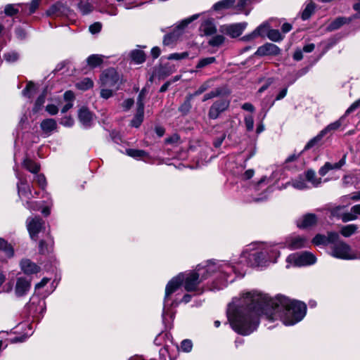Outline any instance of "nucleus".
<instances>
[{
	"mask_svg": "<svg viewBox=\"0 0 360 360\" xmlns=\"http://www.w3.org/2000/svg\"><path fill=\"white\" fill-rule=\"evenodd\" d=\"M306 313L307 306L302 302L280 295L271 298L254 290L234 298L228 306L227 317L233 330L248 335L258 327L262 314L272 321L279 319L285 326H293L301 321Z\"/></svg>",
	"mask_w": 360,
	"mask_h": 360,
	"instance_id": "nucleus-1",
	"label": "nucleus"
},
{
	"mask_svg": "<svg viewBox=\"0 0 360 360\" xmlns=\"http://www.w3.org/2000/svg\"><path fill=\"white\" fill-rule=\"evenodd\" d=\"M237 269L235 266L226 261H208L206 264L198 265L194 271L180 273L172 278L165 288L164 306L162 310V321L165 324L169 323V319L173 320L175 312L172 307H176L179 302L172 300L171 295L176 292L181 284L188 292H197L202 293L203 290L199 285L204 281L214 276V285L212 290H219L231 283L234 280V274Z\"/></svg>",
	"mask_w": 360,
	"mask_h": 360,
	"instance_id": "nucleus-2",
	"label": "nucleus"
},
{
	"mask_svg": "<svg viewBox=\"0 0 360 360\" xmlns=\"http://www.w3.org/2000/svg\"><path fill=\"white\" fill-rule=\"evenodd\" d=\"M279 252L274 247L264 244H251L242 252L240 262L250 266H262L276 262Z\"/></svg>",
	"mask_w": 360,
	"mask_h": 360,
	"instance_id": "nucleus-3",
	"label": "nucleus"
},
{
	"mask_svg": "<svg viewBox=\"0 0 360 360\" xmlns=\"http://www.w3.org/2000/svg\"><path fill=\"white\" fill-rule=\"evenodd\" d=\"M76 69L72 63L69 60H63L57 64L51 75L49 84L42 90H51L56 89L58 90H65L71 86L73 80L72 77L75 75Z\"/></svg>",
	"mask_w": 360,
	"mask_h": 360,
	"instance_id": "nucleus-4",
	"label": "nucleus"
},
{
	"mask_svg": "<svg viewBox=\"0 0 360 360\" xmlns=\"http://www.w3.org/2000/svg\"><path fill=\"white\" fill-rule=\"evenodd\" d=\"M360 106V98L353 103L350 107L346 110L344 115L340 117L338 120L329 124L323 129H322L316 136L310 139L304 148V150H309L320 143L322 139L328 134L339 129L343 124L345 117Z\"/></svg>",
	"mask_w": 360,
	"mask_h": 360,
	"instance_id": "nucleus-5",
	"label": "nucleus"
},
{
	"mask_svg": "<svg viewBox=\"0 0 360 360\" xmlns=\"http://www.w3.org/2000/svg\"><path fill=\"white\" fill-rule=\"evenodd\" d=\"M330 255L340 259H360V252L352 250V248L343 241L337 242L331 245Z\"/></svg>",
	"mask_w": 360,
	"mask_h": 360,
	"instance_id": "nucleus-6",
	"label": "nucleus"
},
{
	"mask_svg": "<svg viewBox=\"0 0 360 360\" xmlns=\"http://www.w3.org/2000/svg\"><path fill=\"white\" fill-rule=\"evenodd\" d=\"M288 265L287 268H289L290 265L302 266L311 265L316 263V256L309 252H303L301 253H292L288 256L286 258Z\"/></svg>",
	"mask_w": 360,
	"mask_h": 360,
	"instance_id": "nucleus-7",
	"label": "nucleus"
},
{
	"mask_svg": "<svg viewBox=\"0 0 360 360\" xmlns=\"http://www.w3.org/2000/svg\"><path fill=\"white\" fill-rule=\"evenodd\" d=\"M198 14L193 15L192 16L184 19L181 20L171 32L170 33L166 34L163 39V44L165 46H169L173 44L178 38L183 34L184 30L188 24H190L193 20H196L198 18Z\"/></svg>",
	"mask_w": 360,
	"mask_h": 360,
	"instance_id": "nucleus-8",
	"label": "nucleus"
},
{
	"mask_svg": "<svg viewBox=\"0 0 360 360\" xmlns=\"http://www.w3.org/2000/svg\"><path fill=\"white\" fill-rule=\"evenodd\" d=\"M251 3L252 0H221L213 5V9L217 11L233 9L235 13H241Z\"/></svg>",
	"mask_w": 360,
	"mask_h": 360,
	"instance_id": "nucleus-9",
	"label": "nucleus"
},
{
	"mask_svg": "<svg viewBox=\"0 0 360 360\" xmlns=\"http://www.w3.org/2000/svg\"><path fill=\"white\" fill-rule=\"evenodd\" d=\"M99 80L103 87L110 88L120 83V76L115 68H111L102 72Z\"/></svg>",
	"mask_w": 360,
	"mask_h": 360,
	"instance_id": "nucleus-10",
	"label": "nucleus"
},
{
	"mask_svg": "<svg viewBox=\"0 0 360 360\" xmlns=\"http://www.w3.org/2000/svg\"><path fill=\"white\" fill-rule=\"evenodd\" d=\"M46 15L51 18L66 17L71 18L75 15L73 11L60 1L51 5L46 11Z\"/></svg>",
	"mask_w": 360,
	"mask_h": 360,
	"instance_id": "nucleus-11",
	"label": "nucleus"
},
{
	"mask_svg": "<svg viewBox=\"0 0 360 360\" xmlns=\"http://www.w3.org/2000/svg\"><path fill=\"white\" fill-rule=\"evenodd\" d=\"M285 244L290 250H297L307 247L309 240L304 236L292 235L287 238Z\"/></svg>",
	"mask_w": 360,
	"mask_h": 360,
	"instance_id": "nucleus-12",
	"label": "nucleus"
},
{
	"mask_svg": "<svg viewBox=\"0 0 360 360\" xmlns=\"http://www.w3.org/2000/svg\"><path fill=\"white\" fill-rule=\"evenodd\" d=\"M146 97V91H141L137 99V110L134 117L131 122V125L139 127L143 120L144 103L143 100Z\"/></svg>",
	"mask_w": 360,
	"mask_h": 360,
	"instance_id": "nucleus-13",
	"label": "nucleus"
},
{
	"mask_svg": "<svg viewBox=\"0 0 360 360\" xmlns=\"http://www.w3.org/2000/svg\"><path fill=\"white\" fill-rule=\"evenodd\" d=\"M16 177L18 179L17 184L18 193L20 198L22 200H30L33 198V195L31 191L30 186L27 184L26 181L24 180L19 174L18 172H15Z\"/></svg>",
	"mask_w": 360,
	"mask_h": 360,
	"instance_id": "nucleus-14",
	"label": "nucleus"
},
{
	"mask_svg": "<svg viewBox=\"0 0 360 360\" xmlns=\"http://www.w3.org/2000/svg\"><path fill=\"white\" fill-rule=\"evenodd\" d=\"M230 101L228 99H220L214 102L210 107L209 117L213 120L217 119L219 115L225 111L229 106Z\"/></svg>",
	"mask_w": 360,
	"mask_h": 360,
	"instance_id": "nucleus-15",
	"label": "nucleus"
},
{
	"mask_svg": "<svg viewBox=\"0 0 360 360\" xmlns=\"http://www.w3.org/2000/svg\"><path fill=\"white\" fill-rule=\"evenodd\" d=\"M271 178H268L266 176H263L257 183L255 186V189L257 191H259L261 189H263L264 186H266L264 188V193L261 195L260 197L255 199V201L259 202L264 200L267 198L268 195L273 191V188L271 186Z\"/></svg>",
	"mask_w": 360,
	"mask_h": 360,
	"instance_id": "nucleus-16",
	"label": "nucleus"
},
{
	"mask_svg": "<svg viewBox=\"0 0 360 360\" xmlns=\"http://www.w3.org/2000/svg\"><path fill=\"white\" fill-rule=\"evenodd\" d=\"M31 285L30 280L24 277H18L14 289L15 295L17 297H22L25 295L30 290Z\"/></svg>",
	"mask_w": 360,
	"mask_h": 360,
	"instance_id": "nucleus-17",
	"label": "nucleus"
},
{
	"mask_svg": "<svg viewBox=\"0 0 360 360\" xmlns=\"http://www.w3.org/2000/svg\"><path fill=\"white\" fill-rule=\"evenodd\" d=\"M44 221L39 217H34L27 219V229L32 239L37 237V234L41 230Z\"/></svg>",
	"mask_w": 360,
	"mask_h": 360,
	"instance_id": "nucleus-18",
	"label": "nucleus"
},
{
	"mask_svg": "<svg viewBox=\"0 0 360 360\" xmlns=\"http://www.w3.org/2000/svg\"><path fill=\"white\" fill-rule=\"evenodd\" d=\"M317 217L314 214L309 213L300 217L296 221V224L300 229H308L316 225Z\"/></svg>",
	"mask_w": 360,
	"mask_h": 360,
	"instance_id": "nucleus-19",
	"label": "nucleus"
},
{
	"mask_svg": "<svg viewBox=\"0 0 360 360\" xmlns=\"http://www.w3.org/2000/svg\"><path fill=\"white\" fill-rule=\"evenodd\" d=\"M281 49L275 44L271 43H266L259 46L255 54L259 56H277L280 53Z\"/></svg>",
	"mask_w": 360,
	"mask_h": 360,
	"instance_id": "nucleus-20",
	"label": "nucleus"
},
{
	"mask_svg": "<svg viewBox=\"0 0 360 360\" xmlns=\"http://www.w3.org/2000/svg\"><path fill=\"white\" fill-rule=\"evenodd\" d=\"M346 155H343V157L335 163L326 162L323 166H322L319 170V174L323 176H325L330 170L332 169H340L343 165H345L346 162Z\"/></svg>",
	"mask_w": 360,
	"mask_h": 360,
	"instance_id": "nucleus-21",
	"label": "nucleus"
},
{
	"mask_svg": "<svg viewBox=\"0 0 360 360\" xmlns=\"http://www.w3.org/2000/svg\"><path fill=\"white\" fill-rule=\"evenodd\" d=\"M20 266L22 271L27 275L37 274L40 270L38 265L28 259H22Z\"/></svg>",
	"mask_w": 360,
	"mask_h": 360,
	"instance_id": "nucleus-22",
	"label": "nucleus"
},
{
	"mask_svg": "<svg viewBox=\"0 0 360 360\" xmlns=\"http://www.w3.org/2000/svg\"><path fill=\"white\" fill-rule=\"evenodd\" d=\"M291 184L292 186L296 189L298 190H304L310 188L311 186L308 184L305 177H303L302 176H300L295 179L292 180L291 182H288L285 185H282L279 189H284L286 188L288 185Z\"/></svg>",
	"mask_w": 360,
	"mask_h": 360,
	"instance_id": "nucleus-23",
	"label": "nucleus"
},
{
	"mask_svg": "<svg viewBox=\"0 0 360 360\" xmlns=\"http://www.w3.org/2000/svg\"><path fill=\"white\" fill-rule=\"evenodd\" d=\"M78 117L80 122L84 127L87 128L91 125L93 122V115L87 108L84 107L80 108Z\"/></svg>",
	"mask_w": 360,
	"mask_h": 360,
	"instance_id": "nucleus-24",
	"label": "nucleus"
},
{
	"mask_svg": "<svg viewBox=\"0 0 360 360\" xmlns=\"http://www.w3.org/2000/svg\"><path fill=\"white\" fill-rule=\"evenodd\" d=\"M357 18L356 15H353L352 17L345 18V17H338L333 20L327 27L328 31H334L338 30L343 25L349 23L354 18Z\"/></svg>",
	"mask_w": 360,
	"mask_h": 360,
	"instance_id": "nucleus-25",
	"label": "nucleus"
},
{
	"mask_svg": "<svg viewBox=\"0 0 360 360\" xmlns=\"http://www.w3.org/2000/svg\"><path fill=\"white\" fill-rule=\"evenodd\" d=\"M247 26V22H239L229 25L226 27L227 33L232 37L240 36Z\"/></svg>",
	"mask_w": 360,
	"mask_h": 360,
	"instance_id": "nucleus-26",
	"label": "nucleus"
},
{
	"mask_svg": "<svg viewBox=\"0 0 360 360\" xmlns=\"http://www.w3.org/2000/svg\"><path fill=\"white\" fill-rule=\"evenodd\" d=\"M40 127L43 132L49 136L56 129L57 123L53 119H46L41 122Z\"/></svg>",
	"mask_w": 360,
	"mask_h": 360,
	"instance_id": "nucleus-27",
	"label": "nucleus"
},
{
	"mask_svg": "<svg viewBox=\"0 0 360 360\" xmlns=\"http://www.w3.org/2000/svg\"><path fill=\"white\" fill-rule=\"evenodd\" d=\"M200 30L205 35H212L217 32V27L213 20L207 19L200 25Z\"/></svg>",
	"mask_w": 360,
	"mask_h": 360,
	"instance_id": "nucleus-28",
	"label": "nucleus"
},
{
	"mask_svg": "<svg viewBox=\"0 0 360 360\" xmlns=\"http://www.w3.org/2000/svg\"><path fill=\"white\" fill-rule=\"evenodd\" d=\"M305 179L311 187H317L321 184V179L318 178L314 170L309 169L305 173Z\"/></svg>",
	"mask_w": 360,
	"mask_h": 360,
	"instance_id": "nucleus-29",
	"label": "nucleus"
},
{
	"mask_svg": "<svg viewBox=\"0 0 360 360\" xmlns=\"http://www.w3.org/2000/svg\"><path fill=\"white\" fill-rule=\"evenodd\" d=\"M126 154L136 160H143L145 158H148V153L143 150H139V149H134V148H129L126 150Z\"/></svg>",
	"mask_w": 360,
	"mask_h": 360,
	"instance_id": "nucleus-30",
	"label": "nucleus"
},
{
	"mask_svg": "<svg viewBox=\"0 0 360 360\" xmlns=\"http://www.w3.org/2000/svg\"><path fill=\"white\" fill-rule=\"evenodd\" d=\"M94 81L91 78L84 77L75 83L78 90H89L94 87Z\"/></svg>",
	"mask_w": 360,
	"mask_h": 360,
	"instance_id": "nucleus-31",
	"label": "nucleus"
},
{
	"mask_svg": "<svg viewBox=\"0 0 360 360\" xmlns=\"http://www.w3.org/2000/svg\"><path fill=\"white\" fill-rule=\"evenodd\" d=\"M358 214H360V204L353 206L351 208V212L345 214L342 217V220L344 222L355 220Z\"/></svg>",
	"mask_w": 360,
	"mask_h": 360,
	"instance_id": "nucleus-32",
	"label": "nucleus"
},
{
	"mask_svg": "<svg viewBox=\"0 0 360 360\" xmlns=\"http://www.w3.org/2000/svg\"><path fill=\"white\" fill-rule=\"evenodd\" d=\"M75 98V95L73 91H65L63 95V99L65 101V105L63 107L61 112L63 113L66 112L69 109H70L72 106V101Z\"/></svg>",
	"mask_w": 360,
	"mask_h": 360,
	"instance_id": "nucleus-33",
	"label": "nucleus"
},
{
	"mask_svg": "<svg viewBox=\"0 0 360 360\" xmlns=\"http://www.w3.org/2000/svg\"><path fill=\"white\" fill-rule=\"evenodd\" d=\"M22 166L27 170L33 174L37 173L40 169L39 165L29 158H25L24 160L22 162Z\"/></svg>",
	"mask_w": 360,
	"mask_h": 360,
	"instance_id": "nucleus-34",
	"label": "nucleus"
},
{
	"mask_svg": "<svg viewBox=\"0 0 360 360\" xmlns=\"http://www.w3.org/2000/svg\"><path fill=\"white\" fill-rule=\"evenodd\" d=\"M131 60L136 64H141L146 60V54L141 50H133L130 53Z\"/></svg>",
	"mask_w": 360,
	"mask_h": 360,
	"instance_id": "nucleus-35",
	"label": "nucleus"
},
{
	"mask_svg": "<svg viewBox=\"0 0 360 360\" xmlns=\"http://www.w3.org/2000/svg\"><path fill=\"white\" fill-rule=\"evenodd\" d=\"M120 6H123L126 9H131L146 2L143 0H116Z\"/></svg>",
	"mask_w": 360,
	"mask_h": 360,
	"instance_id": "nucleus-36",
	"label": "nucleus"
},
{
	"mask_svg": "<svg viewBox=\"0 0 360 360\" xmlns=\"http://www.w3.org/2000/svg\"><path fill=\"white\" fill-rule=\"evenodd\" d=\"M103 61V56L98 54H92L86 58L87 64L91 68L98 67Z\"/></svg>",
	"mask_w": 360,
	"mask_h": 360,
	"instance_id": "nucleus-37",
	"label": "nucleus"
},
{
	"mask_svg": "<svg viewBox=\"0 0 360 360\" xmlns=\"http://www.w3.org/2000/svg\"><path fill=\"white\" fill-rule=\"evenodd\" d=\"M269 28V23L268 22H264L253 31V35H255L257 37H264L266 34H268Z\"/></svg>",
	"mask_w": 360,
	"mask_h": 360,
	"instance_id": "nucleus-38",
	"label": "nucleus"
},
{
	"mask_svg": "<svg viewBox=\"0 0 360 360\" xmlns=\"http://www.w3.org/2000/svg\"><path fill=\"white\" fill-rule=\"evenodd\" d=\"M21 8V11L24 12L22 5L21 4H8L5 6L4 13L8 16H12L18 13Z\"/></svg>",
	"mask_w": 360,
	"mask_h": 360,
	"instance_id": "nucleus-39",
	"label": "nucleus"
},
{
	"mask_svg": "<svg viewBox=\"0 0 360 360\" xmlns=\"http://www.w3.org/2000/svg\"><path fill=\"white\" fill-rule=\"evenodd\" d=\"M357 229L358 226L356 224H348L341 228L340 233L347 238L355 233Z\"/></svg>",
	"mask_w": 360,
	"mask_h": 360,
	"instance_id": "nucleus-40",
	"label": "nucleus"
},
{
	"mask_svg": "<svg viewBox=\"0 0 360 360\" xmlns=\"http://www.w3.org/2000/svg\"><path fill=\"white\" fill-rule=\"evenodd\" d=\"M0 250H2L8 258H11L14 255L13 248L8 243L0 238Z\"/></svg>",
	"mask_w": 360,
	"mask_h": 360,
	"instance_id": "nucleus-41",
	"label": "nucleus"
},
{
	"mask_svg": "<svg viewBox=\"0 0 360 360\" xmlns=\"http://www.w3.org/2000/svg\"><path fill=\"white\" fill-rule=\"evenodd\" d=\"M77 8L83 15H87L90 13L93 10V6L88 1H83L79 0L77 3Z\"/></svg>",
	"mask_w": 360,
	"mask_h": 360,
	"instance_id": "nucleus-42",
	"label": "nucleus"
},
{
	"mask_svg": "<svg viewBox=\"0 0 360 360\" xmlns=\"http://www.w3.org/2000/svg\"><path fill=\"white\" fill-rule=\"evenodd\" d=\"M4 59L8 63H13L18 60L20 54L15 51H9L4 53Z\"/></svg>",
	"mask_w": 360,
	"mask_h": 360,
	"instance_id": "nucleus-43",
	"label": "nucleus"
},
{
	"mask_svg": "<svg viewBox=\"0 0 360 360\" xmlns=\"http://www.w3.org/2000/svg\"><path fill=\"white\" fill-rule=\"evenodd\" d=\"M40 0H32L30 4H22L25 13L32 14L37 10Z\"/></svg>",
	"mask_w": 360,
	"mask_h": 360,
	"instance_id": "nucleus-44",
	"label": "nucleus"
},
{
	"mask_svg": "<svg viewBox=\"0 0 360 360\" xmlns=\"http://www.w3.org/2000/svg\"><path fill=\"white\" fill-rule=\"evenodd\" d=\"M314 9H315L314 4H313L311 2L308 4L302 13V15H301L302 19L303 20H306L309 19L311 17V15H312V13H314Z\"/></svg>",
	"mask_w": 360,
	"mask_h": 360,
	"instance_id": "nucleus-45",
	"label": "nucleus"
},
{
	"mask_svg": "<svg viewBox=\"0 0 360 360\" xmlns=\"http://www.w3.org/2000/svg\"><path fill=\"white\" fill-rule=\"evenodd\" d=\"M216 60L215 57H207L200 59L196 65V69H202L213 63Z\"/></svg>",
	"mask_w": 360,
	"mask_h": 360,
	"instance_id": "nucleus-46",
	"label": "nucleus"
},
{
	"mask_svg": "<svg viewBox=\"0 0 360 360\" xmlns=\"http://www.w3.org/2000/svg\"><path fill=\"white\" fill-rule=\"evenodd\" d=\"M267 37L270 40L274 41H279L283 39V36L278 30L269 29Z\"/></svg>",
	"mask_w": 360,
	"mask_h": 360,
	"instance_id": "nucleus-47",
	"label": "nucleus"
},
{
	"mask_svg": "<svg viewBox=\"0 0 360 360\" xmlns=\"http://www.w3.org/2000/svg\"><path fill=\"white\" fill-rule=\"evenodd\" d=\"M101 12L107 13L110 15H117L118 13L117 8L112 4H107L101 8Z\"/></svg>",
	"mask_w": 360,
	"mask_h": 360,
	"instance_id": "nucleus-48",
	"label": "nucleus"
},
{
	"mask_svg": "<svg viewBox=\"0 0 360 360\" xmlns=\"http://www.w3.org/2000/svg\"><path fill=\"white\" fill-rule=\"evenodd\" d=\"M224 39H225V38L223 35L217 34V35L212 37L209 40L208 43L212 46H219L224 43Z\"/></svg>",
	"mask_w": 360,
	"mask_h": 360,
	"instance_id": "nucleus-49",
	"label": "nucleus"
},
{
	"mask_svg": "<svg viewBox=\"0 0 360 360\" xmlns=\"http://www.w3.org/2000/svg\"><path fill=\"white\" fill-rule=\"evenodd\" d=\"M340 236L336 232H330L328 233L326 236V240L328 243H332V245L336 243L337 242H340Z\"/></svg>",
	"mask_w": 360,
	"mask_h": 360,
	"instance_id": "nucleus-50",
	"label": "nucleus"
},
{
	"mask_svg": "<svg viewBox=\"0 0 360 360\" xmlns=\"http://www.w3.org/2000/svg\"><path fill=\"white\" fill-rule=\"evenodd\" d=\"M244 122L246 130L248 131H252L254 129V120L252 117L249 115H245L244 117Z\"/></svg>",
	"mask_w": 360,
	"mask_h": 360,
	"instance_id": "nucleus-51",
	"label": "nucleus"
},
{
	"mask_svg": "<svg viewBox=\"0 0 360 360\" xmlns=\"http://www.w3.org/2000/svg\"><path fill=\"white\" fill-rule=\"evenodd\" d=\"M314 245H319L322 244H326L327 240L326 236L321 234H317L311 241Z\"/></svg>",
	"mask_w": 360,
	"mask_h": 360,
	"instance_id": "nucleus-52",
	"label": "nucleus"
},
{
	"mask_svg": "<svg viewBox=\"0 0 360 360\" xmlns=\"http://www.w3.org/2000/svg\"><path fill=\"white\" fill-rule=\"evenodd\" d=\"M193 347V344L191 340H184L181 343V349L182 351L185 352H189L191 351Z\"/></svg>",
	"mask_w": 360,
	"mask_h": 360,
	"instance_id": "nucleus-53",
	"label": "nucleus"
},
{
	"mask_svg": "<svg viewBox=\"0 0 360 360\" xmlns=\"http://www.w3.org/2000/svg\"><path fill=\"white\" fill-rule=\"evenodd\" d=\"M101 28H102L101 23L99 22H96L89 26V30L92 34H96L101 32Z\"/></svg>",
	"mask_w": 360,
	"mask_h": 360,
	"instance_id": "nucleus-54",
	"label": "nucleus"
},
{
	"mask_svg": "<svg viewBox=\"0 0 360 360\" xmlns=\"http://www.w3.org/2000/svg\"><path fill=\"white\" fill-rule=\"evenodd\" d=\"M193 96V95H189V97L185 101V102L179 107V110L183 113H186L190 110L191 105L190 103V98Z\"/></svg>",
	"mask_w": 360,
	"mask_h": 360,
	"instance_id": "nucleus-55",
	"label": "nucleus"
},
{
	"mask_svg": "<svg viewBox=\"0 0 360 360\" xmlns=\"http://www.w3.org/2000/svg\"><path fill=\"white\" fill-rule=\"evenodd\" d=\"M188 56V54L187 52H183V53H176L170 54L167 57V58L169 60H181V59H184V58H187Z\"/></svg>",
	"mask_w": 360,
	"mask_h": 360,
	"instance_id": "nucleus-56",
	"label": "nucleus"
},
{
	"mask_svg": "<svg viewBox=\"0 0 360 360\" xmlns=\"http://www.w3.org/2000/svg\"><path fill=\"white\" fill-rule=\"evenodd\" d=\"M35 181L37 182L38 185L44 189L46 186V180L44 174H37L35 176Z\"/></svg>",
	"mask_w": 360,
	"mask_h": 360,
	"instance_id": "nucleus-57",
	"label": "nucleus"
},
{
	"mask_svg": "<svg viewBox=\"0 0 360 360\" xmlns=\"http://www.w3.org/2000/svg\"><path fill=\"white\" fill-rule=\"evenodd\" d=\"M344 209H345L344 206H338L331 210V214L333 217H337L342 219V217L345 214V213H342V210Z\"/></svg>",
	"mask_w": 360,
	"mask_h": 360,
	"instance_id": "nucleus-58",
	"label": "nucleus"
},
{
	"mask_svg": "<svg viewBox=\"0 0 360 360\" xmlns=\"http://www.w3.org/2000/svg\"><path fill=\"white\" fill-rule=\"evenodd\" d=\"M41 88V86L39 82L35 83L32 81H29L27 82L26 86L23 90H37Z\"/></svg>",
	"mask_w": 360,
	"mask_h": 360,
	"instance_id": "nucleus-59",
	"label": "nucleus"
},
{
	"mask_svg": "<svg viewBox=\"0 0 360 360\" xmlns=\"http://www.w3.org/2000/svg\"><path fill=\"white\" fill-rule=\"evenodd\" d=\"M46 110L51 115H56L58 112V108L56 104H49L46 107Z\"/></svg>",
	"mask_w": 360,
	"mask_h": 360,
	"instance_id": "nucleus-60",
	"label": "nucleus"
},
{
	"mask_svg": "<svg viewBox=\"0 0 360 360\" xmlns=\"http://www.w3.org/2000/svg\"><path fill=\"white\" fill-rule=\"evenodd\" d=\"M25 207L30 210H38L39 209V204L35 201H29L27 200Z\"/></svg>",
	"mask_w": 360,
	"mask_h": 360,
	"instance_id": "nucleus-61",
	"label": "nucleus"
},
{
	"mask_svg": "<svg viewBox=\"0 0 360 360\" xmlns=\"http://www.w3.org/2000/svg\"><path fill=\"white\" fill-rule=\"evenodd\" d=\"M60 124L65 127H72L74 124V120L70 117H65L61 119Z\"/></svg>",
	"mask_w": 360,
	"mask_h": 360,
	"instance_id": "nucleus-62",
	"label": "nucleus"
},
{
	"mask_svg": "<svg viewBox=\"0 0 360 360\" xmlns=\"http://www.w3.org/2000/svg\"><path fill=\"white\" fill-rule=\"evenodd\" d=\"M45 98H46V95L44 94H43L42 95L39 96V98L37 99L36 103H35V108L37 110L38 109H39L41 108V106L43 105V104L45 102Z\"/></svg>",
	"mask_w": 360,
	"mask_h": 360,
	"instance_id": "nucleus-63",
	"label": "nucleus"
},
{
	"mask_svg": "<svg viewBox=\"0 0 360 360\" xmlns=\"http://www.w3.org/2000/svg\"><path fill=\"white\" fill-rule=\"evenodd\" d=\"M133 104H134V100L131 98H128V99H126L122 103V108H124V110H128L129 109L131 108V107L133 105Z\"/></svg>",
	"mask_w": 360,
	"mask_h": 360,
	"instance_id": "nucleus-64",
	"label": "nucleus"
}]
</instances>
